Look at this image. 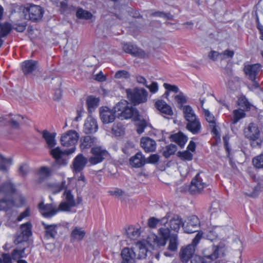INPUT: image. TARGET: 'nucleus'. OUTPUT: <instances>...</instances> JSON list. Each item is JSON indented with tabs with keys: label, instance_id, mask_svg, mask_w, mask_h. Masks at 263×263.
<instances>
[{
	"label": "nucleus",
	"instance_id": "obj_15",
	"mask_svg": "<svg viewBox=\"0 0 263 263\" xmlns=\"http://www.w3.org/2000/svg\"><path fill=\"white\" fill-rule=\"evenodd\" d=\"M21 229L22 231L21 234L15 240V243H19L23 241H27L32 234L31 224L29 222L22 224Z\"/></svg>",
	"mask_w": 263,
	"mask_h": 263
},
{
	"label": "nucleus",
	"instance_id": "obj_29",
	"mask_svg": "<svg viewBox=\"0 0 263 263\" xmlns=\"http://www.w3.org/2000/svg\"><path fill=\"white\" fill-rule=\"evenodd\" d=\"M86 235V232L82 228L74 227L70 234V238L73 241H80L83 240Z\"/></svg>",
	"mask_w": 263,
	"mask_h": 263
},
{
	"label": "nucleus",
	"instance_id": "obj_34",
	"mask_svg": "<svg viewBox=\"0 0 263 263\" xmlns=\"http://www.w3.org/2000/svg\"><path fill=\"white\" fill-rule=\"evenodd\" d=\"M168 218L167 215L161 219H157L154 217H151L148 220L147 224L151 228H155L158 224L160 225H164L167 223Z\"/></svg>",
	"mask_w": 263,
	"mask_h": 263
},
{
	"label": "nucleus",
	"instance_id": "obj_22",
	"mask_svg": "<svg viewBox=\"0 0 263 263\" xmlns=\"http://www.w3.org/2000/svg\"><path fill=\"white\" fill-rule=\"evenodd\" d=\"M186 129L193 134H198L201 132L202 126L198 118L187 121Z\"/></svg>",
	"mask_w": 263,
	"mask_h": 263
},
{
	"label": "nucleus",
	"instance_id": "obj_51",
	"mask_svg": "<svg viewBox=\"0 0 263 263\" xmlns=\"http://www.w3.org/2000/svg\"><path fill=\"white\" fill-rule=\"evenodd\" d=\"M204 115L206 121L209 123V126H213L216 123L214 116L209 110L203 108Z\"/></svg>",
	"mask_w": 263,
	"mask_h": 263
},
{
	"label": "nucleus",
	"instance_id": "obj_17",
	"mask_svg": "<svg viewBox=\"0 0 263 263\" xmlns=\"http://www.w3.org/2000/svg\"><path fill=\"white\" fill-rule=\"evenodd\" d=\"M260 68V65L258 64L248 65L245 66L244 71L250 80L254 81L256 79Z\"/></svg>",
	"mask_w": 263,
	"mask_h": 263
},
{
	"label": "nucleus",
	"instance_id": "obj_24",
	"mask_svg": "<svg viewBox=\"0 0 263 263\" xmlns=\"http://www.w3.org/2000/svg\"><path fill=\"white\" fill-rule=\"evenodd\" d=\"M12 194H4L6 197L0 199L1 210L7 211L14 206V202L11 196Z\"/></svg>",
	"mask_w": 263,
	"mask_h": 263
},
{
	"label": "nucleus",
	"instance_id": "obj_59",
	"mask_svg": "<svg viewBox=\"0 0 263 263\" xmlns=\"http://www.w3.org/2000/svg\"><path fill=\"white\" fill-rule=\"evenodd\" d=\"M145 86L148 88L151 92L155 93L158 90V84L156 82H153L149 85H145Z\"/></svg>",
	"mask_w": 263,
	"mask_h": 263
},
{
	"label": "nucleus",
	"instance_id": "obj_58",
	"mask_svg": "<svg viewBox=\"0 0 263 263\" xmlns=\"http://www.w3.org/2000/svg\"><path fill=\"white\" fill-rule=\"evenodd\" d=\"M203 232L202 231H199L197 233L195 238L193 239L191 245H194L195 248L196 246L199 242L200 239L202 238Z\"/></svg>",
	"mask_w": 263,
	"mask_h": 263
},
{
	"label": "nucleus",
	"instance_id": "obj_49",
	"mask_svg": "<svg viewBox=\"0 0 263 263\" xmlns=\"http://www.w3.org/2000/svg\"><path fill=\"white\" fill-rule=\"evenodd\" d=\"M174 99L181 108L184 106L183 104L186 102V97L184 93L181 91H179L178 95L175 96Z\"/></svg>",
	"mask_w": 263,
	"mask_h": 263
},
{
	"label": "nucleus",
	"instance_id": "obj_55",
	"mask_svg": "<svg viewBox=\"0 0 263 263\" xmlns=\"http://www.w3.org/2000/svg\"><path fill=\"white\" fill-rule=\"evenodd\" d=\"M179 157L183 160L190 161L193 158V154L189 151H184L183 152H179L178 154Z\"/></svg>",
	"mask_w": 263,
	"mask_h": 263
},
{
	"label": "nucleus",
	"instance_id": "obj_56",
	"mask_svg": "<svg viewBox=\"0 0 263 263\" xmlns=\"http://www.w3.org/2000/svg\"><path fill=\"white\" fill-rule=\"evenodd\" d=\"M124 51L128 53L135 54L136 53V49L134 47L128 43H125L123 46Z\"/></svg>",
	"mask_w": 263,
	"mask_h": 263
},
{
	"label": "nucleus",
	"instance_id": "obj_41",
	"mask_svg": "<svg viewBox=\"0 0 263 263\" xmlns=\"http://www.w3.org/2000/svg\"><path fill=\"white\" fill-rule=\"evenodd\" d=\"M11 164V158H6L0 154V171H7Z\"/></svg>",
	"mask_w": 263,
	"mask_h": 263
},
{
	"label": "nucleus",
	"instance_id": "obj_35",
	"mask_svg": "<svg viewBox=\"0 0 263 263\" xmlns=\"http://www.w3.org/2000/svg\"><path fill=\"white\" fill-rule=\"evenodd\" d=\"M182 111L185 120L188 121L198 118L193 108L189 105H185L182 107Z\"/></svg>",
	"mask_w": 263,
	"mask_h": 263
},
{
	"label": "nucleus",
	"instance_id": "obj_30",
	"mask_svg": "<svg viewBox=\"0 0 263 263\" xmlns=\"http://www.w3.org/2000/svg\"><path fill=\"white\" fill-rule=\"evenodd\" d=\"M23 117L20 115H16L13 118L8 119L7 117H0V122L5 124L6 123L9 122L12 127L14 128H17L20 124L22 123Z\"/></svg>",
	"mask_w": 263,
	"mask_h": 263
},
{
	"label": "nucleus",
	"instance_id": "obj_14",
	"mask_svg": "<svg viewBox=\"0 0 263 263\" xmlns=\"http://www.w3.org/2000/svg\"><path fill=\"white\" fill-rule=\"evenodd\" d=\"M139 116L138 111L135 108L129 106L128 105H127V107H125V109L117 113V117L121 120L127 119L131 118L138 119Z\"/></svg>",
	"mask_w": 263,
	"mask_h": 263
},
{
	"label": "nucleus",
	"instance_id": "obj_28",
	"mask_svg": "<svg viewBox=\"0 0 263 263\" xmlns=\"http://www.w3.org/2000/svg\"><path fill=\"white\" fill-rule=\"evenodd\" d=\"M80 141V147L82 149L89 148L98 142V139L96 137L90 136L83 137Z\"/></svg>",
	"mask_w": 263,
	"mask_h": 263
},
{
	"label": "nucleus",
	"instance_id": "obj_52",
	"mask_svg": "<svg viewBox=\"0 0 263 263\" xmlns=\"http://www.w3.org/2000/svg\"><path fill=\"white\" fill-rule=\"evenodd\" d=\"M210 212L211 216L215 218L218 216L221 213L219 206L217 202H214L212 203L210 209Z\"/></svg>",
	"mask_w": 263,
	"mask_h": 263
},
{
	"label": "nucleus",
	"instance_id": "obj_23",
	"mask_svg": "<svg viewBox=\"0 0 263 263\" xmlns=\"http://www.w3.org/2000/svg\"><path fill=\"white\" fill-rule=\"evenodd\" d=\"M182 223L183 222L182 220V219L178 215H175L170 220L169 222L167 223V226L164 224V227L166 226L168 228L171 230L174 231L175 232H178L180 228V226H182Z\"/></svg>",
	"mask_w": 263,
	"mask_h": 263
},
{
	"label": "nucleus",
	"instance_id": "obj_33",
	"mask_svg": "<svg viewBox=\"0 0 263 263\" xmlns=\"http://www.w3.org/2000/svg\"><path fill=\"white\" fill-rule=\"evenodd\" d=\"M126 234L129 238L132 240H136L140 235L141 231L139 227L131 226L126 230Z\"/></svg>",
	"mask_w": 263,
	"mask_h": 263
},
{
	"label": "nucleus",
	"instance_id": "obj_10",
	"mask_svg": "<svg viewBox=\"0 0 263 263\" xmlns=\"http://www.w3.org/2000/svg\"><path fill=\"white\" fill-rule=\"evenodd\" d=\"M200 221L198 218L195 215L188 217L186 220L182 223V228L186 233H192L196 232V228L199 227Z\"/></svg>",
	"mask_w": 263,
	"mask_h": 263
},
{
	"label": "nucleus",
	"instance_id": "obj_18",
	"mask_svg": "<svg viewBox=\"0 0 263 263\" xmlns=\"http://www.w3.org/2000/svg\"><path fill=\"white\" fill-rule=\"evenodd\" d=\"M195 248L194 245H189L184 248L180 249L179 255L181 260L182 262H187L195 253Z\"/></svg>",
	"mask_w": 263,
	"mask_h": 263
},
{
	"label": "nucleus",
	"instance_id": "obj_1",
	"mask_svg": "<svg viewBox=\"0 0 263 263\" xmlns=\"http://www.w3.org/2000/svg\"><path fill=\"white\" fill-rule=\"evenodd\" d=\"M79 138V134L74 130H69L63 134L60 141L65 147H71L67 150L62 151L57 147L50 151V154L55 159V163L60 165H65L67 163L66 157L73 153L76 151V144Z\"/></svg>",
	"mask_w": 263,
	"mask_h": 263
},
{
	"label": "nucleus",
	"instance_id": "obj_11",
	"mask_svg": "<svg viewBox=\"0 0 263 263\" xmlns=\"http://www.w3.org/2000/svg\"><path fill=\"white\" fill-rule=\"evenodd\" d=\"M64 195L66 201L60 204L59 210L61 211H69L76 204L73 196L69 190L65 191Z\"/></svg>",
	"mask_w": 263,
	"mask_h": 263
},
{
	"label": "nucleus",
	"instance_id": "obj_19",
	"mask_svg": "<svg viewBox=\"0 0 263 263\" xmlns=\"http://www.w3.org/2000/svg\"><path fill=\"white\" fill-rule=\"evenodd\" d=\"M98 128L96 120L92 116L88 117L84 125V132L86 134H92L96 132Z\"/></svg>",
	"mask_w": 263,
	"mask_h": 263
},
{
	"label": "nucleus",
	"instance_id": "obj_42",
	"mask_svg": "<svg viewBox=\"0 0 263 263\" xmlns=\"http://www.w3.org/2000/svg\"><path fill=\"white\" fill-rule=\"evenodd\" d=\"M99 99L98 98L93 96L88 97L86 101L88 111L90 112L94 108H96L99 105Z\"/></svg>",
	"mask_w": 263,
	"mask_h": 263
},
{
	"label": "nucleus",
	"instance_id": "obj_6",
	"mask_svg": "<svg viewBox=\"0 0 263 263\" xmlns=\"http://www.w3.org/2000/svg\"><path fill=\"white\" fill-rule=\"evenodd\" d=\"M90 153L92 156L89 157L88 162L92 165L102 162L108 155L107 151L101 146L92 147Z\"/></svg>",
	"mask_w": 263,
	"mask_h": 263
},
{
	"label": "nucleus",
	"instance_id": "obj_26",
	"mask_svg": "<svg viewBox=\"0 0 263 263\" xmlns=\"http://www.w3.org/2000/svg\"><path fill=\"white\" fill-rule=\"evenodd\" d=\"M22 70L25 75L30 74L37 68V62L34 60H27L22 64Z\"/></svg>",
	"mask_w": 263,
	"mask_h": 263
},
{
	"label": "nucleus",
	"instance_id": "obj_43",
	"mask_svg": "<svg viewBox=\"0 0 263 263\" xmlns=\"http://www.w3.org/2000/svg\"><path fill=\"white\" fill-rule=\"evenodd\" d=\"M163 86L166 89V91L164 95L166 96V98L169 96L170 93L171 92L174 93H178L179 92V89L176 85L164 83Z\"/></svg>",
	"mask_w": 263,
	"mask_h": 263
},
{
	"label": "nucleus",
	"instance_id": "obj_40",
	"mask_svg": "<svg viewBox=\"0 0 263 263\" xmlns=\"http://www.w3.org/2000/svg\"><path fill=\"white\" fill-rule=\"evenodd\" d=\"M233 115L232 123L234 124H236L240 119L245 118L246 116L245 110L241 109L234 110Z\"/></svg>",
	"mask_w": 263,
	"mask_h": 263
},
{
	"label": "nucleus",
	"instance_id": "obj_5",
	"mask_svg": "<svg viewBox=\"0 0 263 263\" xmlns=\"http://www.w3.org/2000/svg\"><path fill=\"white\" fill-rule=\"evenodd\" d=\"M212 252L210 254L204 252L205 263H225L222 258L224 256V250L222 247L213 246L212 248Z\"/></svg>",
	"mask_w": 263,
	"mask_h": 263
},
{
	"label": "nucleus",
	"instance_id": "obj_4",
	"mask_svg": "<svg viewBox=\"0 0 263 263\" xmlns=\"http://www.w3.org/2000/svg\"><path fill=\"white\" fill-rule=\"evenodd\" d=\"M128 99L134 105L144 103L147 101V91L143 88H135L126 90Z\"/></svg>",
	"mask_w": 263,
	"mask_h": 263
},
{
	"label": "nucleus",
	"instance_id": "obj_46",
	"mask_svg": "<svg viewBox=\"0 0 263 263\" xmlns=\"http://www.w3.org/2000/svg\"><path fill=\"white\" fill-rule=\"evenodd\" d=\"M127 105H128V103L126 100H122L121 101L118 102L114 107V111L116 114V117H117V113L120 112L122 110L125 109V107H127Z\"/></svg>",
	"mask_w": 263,
	"mask_h": 263
},
{
	"label": "nucleus",
	"instance_id": "obj_3",
	"mask_svg": "<svg viewBox=\"0 0 263 263\" xmlns=\"http://www.w3.org/2000/svg\"><path fill=\"white\" fill-rule=\"evenodd\" d=\"M22 14L25 20L37 21L41 20L44 14L43 9L39 6L32 5L29 7H21Z\"/></svg>",
	"mask_w": 263,
	"mask_h": 263
},
{
	"label": "nucleus",
	"instance_id": "obj_60",
	"mask_svg": "<svg viewBox=\"0 0 263 263\" xmlns=\"http://www.w3.org/2000/svg\"><path fill=\"white\" fill-rule=\"evenodd\" d=\"M234 54V52L233 51L226 50L223 52L220 53V59L223 60L226 58H232Z\"/></svg>",
	"mask_w": 263,
	"mask_h": 263
},
{
	"label": "nucleus",
	"instance_id": "obj_2",
	"mask_svg": "<svg viewBox=\"0 0 263 263\" xmlns=\"http://www.w3.org/2000/svg\"><path fill=\"white\" fill-rule=\"evenodd\" d=\"M159 234L161 237L154 234L149 235L147 238V243L154 247H163L169 238L167 249L172 252L177 250L179 242L177 234L171 235L170 230L166 226L159 229Z\"/></svg>",
	"mask_w": 263,
	"mask_h": 263
},
{
	"label": "nucleus",
	"instance_id": "obj_16",
	"mask_svg": "<svg viewBox=\"0 0 263 263\" xmlns=\"http://www.w3.org/2000/svg\"><path fill=\"white\" fill-rule=\"evenodd\" d=\"M121 256L124 263H135L137 259V253L133 248H124L121 252Z\"/></svg>",
	"mask_w": 263,
	"mask_h": 263
},
{
	"label": "nucleus",
	"instance_id": "obj_54",
	"mask_svg": "<svg viewBox=\"0 0 263 263\" xmlns=\"http://www.w3.org/2000/svg\"><path fill=\"white\" fill-rule=\"evenodd\" d=\"M112 133L117 136H119L124 133L123 127L121 124H114L112 127Z\"/></svg>",
	"mask_w": 263,
	"mask_h": 263
},
{
	"label": "nucleus",
	"instance_id": "obj_50",
	"mask_svg": "<svg viewBox=\"0 0 263 263\" xmlns=\"http://www.w3.org/2000/svg\"><path fill=\"white\" fill-rule=\"evenodd\" d=\"M216 232H219V235L222 238H227L229 236L230 232L232 231V229L229 227H218L215 229Z\"/></svg>",
	"mask_w": 263,
	"mask_h": 263
},
{
	"label": "nucleus",
	"instance_id": "obj_25",
	"mask_svg": "<svg viewBox=\"0 0 263 263\" xmlns=\"http://www.w3.org/2000/svg\"><path fill=\"white\" fill-rule=\"evenodd\" d=\"M155 107L163 114L172 116L173 114L171 107L164 100H159L156 102Z\"/></svg>",
	"mask_w": 263,
	"mask_h": 263
},
{
	"label": "nucleus",
	"instance_id": "obj_57",
	"mask_svg": "<svg viewBox=\"0 0 263 263\" xmlns=\"http://www.w3.org/2000/svg\"><path fill=\"white\" fill-rule=\"evenodd\" d=\"M129 77L128 72L124 70L118 71L115 75V77L117 79L128 78Z\"/></svg>",
	"mask_w": 263,
	"mask_h": 263
},
{
	"label": "nucleus",
	"instance_id": "obj_39",
	"mask_svg": "<svg viewBox=\"0 0 263 263\" xmlns=\"http://www.w3.org/2000/svg\"><path fill=\"white\" fill-rule=\"evenodd\" d=\"M12 28V25L9 23H0V37L7 36L10 32Z\"/></svg>",
	"mask_w": 263,
	"mask_h": 263
},
{
	"label": "nucleus",
	"instance_id": "obj_36",
	"mask_svg": "<svg viewBox=\"0 0 263 263\" xmlns=\"http://www.w3.org/2000/svg\"><path fill=\"white\" fill-rule=\"evenodd\" d=\"M25 249L26 247H25L16 248L14 249L11 253L12 259L18 261L22 258L26 257L27 254L25 252Z\"/></svg>",
	"mask_w": 263,
	"mask_h": 263
},
{
	"label": "nucleus",
	"instance_id": "obj_62",
	"mask_svg": "<svg viewBox=\"0 0 263 263\" xmlns=\"http://www.w3.org/2000/svg\"><path fill=\"white\" fill-rule=\"evenodd\" d=\"M146 126V123L144 121H141L137 125V132L138 134H142Z\"/></svg>",
	"mask_w": 263,
	"mask_h": 263
},
{
	"label": "nucleus",
	"instance_id": "obj_8",
	"mask_svg": "<svg viewBox=\"0 0 263 263\" xmlns=\"http://www.w3.org/2000/svg\"><path fill=\"white\" fill-rule=\"evenodd\" d=\"M245 137L250 140L255 141L258 140L260 135V132L257 125L254 123H250L244 129Z\"/></svg>",
	"mask_w": 263,
	"mask_h": 263
},
{
	"label": "nucleus",
	"instance_id": "obj_9",
	"mask_svg": "<svg viewBox=\"0 0 263 263\" xmlns=\"http://www.w3.org/2000/svg\"><path fill=\"white\" fill-rule=\"evenodd\" d=\"M38 208L42 215L47 218L53 217L60 211L59 208L57 209L51 204H44L43 202L39 203Z\"/></svg>",
	"mask_w": 263,
	"mask_h": 263
},
{
	"label": "nucleus",
	"instance_id": "obj_31",
	"mask_svg": "<svg viewBox=\"0 0 263 263\" xmlns=\"http://www.w3.org/2000/svg\"><path fill=\"white\" fill-rule=\"evenodd\" d=\"M42 135L43 138L45 140L48 147H53L56 145V133H51L47 130H44L42 132Z\"/></svg>",
	"mask_w": 263,
	"mask_h": 263
},
{
	"label": "nucleus",
	"instance_id": "obj_45",
	"mask_svg": "<svg viewBox=\"0 0 263 263\" xmlns=\"http://www.w3.org/2000/svg\"><path fill=\"white\" fill-rule=\"evenodd\" d=\"M177 151L176 145L171 144L166 146L163 152V155L165 158H168L171 155H173Z\"/></svg>",
	"mask_w": 263,
	"mask_h": 263
},
{
	"label": "nucleus",
	"instance_id": "obj_44",
	"mask_svg": "<svg viewBox=\"0 0 263 263\" xmlns=\"http://www.w3.org/2000/svg\"><path fill=\"white\" fill-rule=\"evenodd\" d=\"M237 103L238 105L243 108L242 110H248L250 109L251 104L245 96H243L239 97Z\"/></svg>",
	"mask_w": 263,
	"mask_h": 263
},
{
	"label": "nucleus",
	"instance_id": "obj_63",
	"mask_svg": "<svg viewBox=\"0 0 263 263\" xmlns=\"http://www.w3.org/2000/svg\"><path fill=\"white\" fill-rule=\"evenodd\" d=\"M159 160V157L157 154L151 155L147 159L146 163H156Z\"/></svg>",
	"mask_w": 263,
	"mask_h": 263
},
{
	"label": "nucleus",
	"instance_id": "obj_61",
	"mask_svg": "<svg viewBox=\"0 0 263 263\" xmlns=\"http://www.w3.org/2000/svg\"><path fill=\"white\" fill-rule=\"evenodd\" d=\"M108 192L111 195L115 196L117 197L123 196L124 193L123 190L118 188H116L113 190L109 191Z\"/></svg>",
	"mask_w": 263,
	"mask_h": 263
},
{
	"label": "nucleus",
	"instance_id": "obj_48",
	"mask_svg": "<svg viewBox=\"0 0 263 263\" xmlns=\"http://www.w3.org/2000/svg\"><path fill=\"white\" fill-rule=\"evenodd\" d=\"M77 16L79 18L88 20L91 18L92 14L88 11L80 8L77 11Z\"/></svg>",
	"mask_w": 263,
	"mask_h": 263
},
{
	"label": "nucleus",
	"instance_id": "obj_32",
	"mask_svg": "<svg viewBox=\"0 0 263 263\" xmlns=\"http://www.w3.org/2000/svg\"><path fill=\"white\" fill-rule=\"evenodd\" d=\"M45 230V236L47 239L53 238L57 234V224H47L44 222H42Z\"/></svg>",
	"mask_w": 263,
	"mask_h": 263
},
{
	"label": "nucleus",
	"instance_id": "obj_64",
	"mask_svg": "<svg viewBox=\"0 0 263 263\" xmlns=\"http://www.w3.org/2000/svg\"><path fill=\"white\" fill-rule=\"evenodd\" d=\"M2 262L3 263H12V255L11 256L9 253H3L2 254Z\"/></svg>",
	"mask_w": 263,
	"mask_h": 263
},
{
	"label": "nucleus",
	"instance_id": "obj_13",
	"mask_svg": "<svg viewBox=\"0 0 263 263\" xmlns=\"http://www.w3.org/2000/svg\"><path fill=\"white\" fill-rule=\"evenodd\" d=\"M88 160L83 154H79L72 162L73 171L75 173L81 172L85 167Z\"/></svg>",
	"mask_w": 263,
	"mask_h": 263
},
{
	"label": "nucleus",
	"instance_id": "obj_12",
	"mask_svg": "<svg viewBox=\"0 0 263 263\" xmlns=\"http://www.w3.org/2000/svg\"><path fill=\"white\" fill-rule=\"evenodd\" d=\"M100 116L103 123L108 124L113 122L116 116L113 110L107 107H103L100 109Z\"/></svg>",
	"mask_w": 263,
	"mask_h": 263
},
{
	"label": "nucleus",
	"instance_id": "obj_20",
	"mask_svg": "<svg viewBox=\"0 0 263 263\" xmlns=\"http://www.w3.org/2000/svg\"><path fill=\"white\" fill-rule=\"evenodd\" d=\"M140 144L146 153L153 152L156 149V141L149 137H142L141 139Z\"/></svg>",
	"mask_w": 263,
	"mask_h": 263
},
{
	"label": "nucleus",
	"instance_id": "obj_21",
	"mask_svg": "<svg viewBox=\"0 0 263 263\" xmlns=\"http://www.w3.org/2000/svg\"><path fill=\"white\" fill-rule=\"evenodd\" d=\"M129 163L133 167L139 168L146 163V159L141 152H138L130 158Z\"/></svg>",
	"mask_w": 263,
	"mask_h": 263
},
{
	"label": "nucleus",
	"instance_id": "obj_38",
	"mask_svg": "<svg viewBox=\"0 0 263 263\" xmlns=\"http://www.w3.org/2000/svg\"><path fill=\"white\" fill-rule=\"evenodd\" d=\"M15 191V186L10 181H8L0 186V193L10 194L14 193Z\"/></svg>",
	"mask_w": 263,
	"mask_h": 263
},
{
	"label": "nucleus",
	"instance_id": "obj_53",
	"mask_svg": "<svg viewBox=\"0 0 263 263\" xmlns=\"http://www.w3.org/2000/svg\"><path fill=\"white\" fill-rule=\"evenodd\" d=\"M252 162L256 168H263V153L254 158Z\"/></svg>",
	"mask_w": 263,
	"mask_h": 263
},
{
	"label": "nucleus",
	"instance_id": "obj_7",
	"mask_svg": "<svg viewBox=\"0 0 263 263\" xmlns=\"http://www.w3.org/2000/svg\"><path fill=\"white\" fill-rule=\"evenodd\" d=\"M204 176L203 173H199L192 179L190 187V191L192 194L200 193L207 186V184L203 181Z\"/></svg>",
	"mask_w": 263,
	"mask_h": 263
},
{
	"label": "nucleus",
	"instance_id": "obj_27",
	"mask_svg": "<svg viewBox=\"0 0 263 263\" xmlns=\"http://www.w3.org/2000/svg\"><path fill=\"white\" fill-rule=\"evenodd\" d=\"M133 249L137 253V259L144 258L146 256L147 249L145 242H138Z\"/></svg>",
	"mask_w": 263,
	"mask_h": 263
},
{
	"label": "nucleus",
	"instance_id": "obj_47",
	"mask_svg": "<svg viewBox=\"0 0 263 263\" xmlns=\"http://www.w3.org/2000/svg\"><path fill=\"white\" fill-rule=\"evenodd\" d=\"M51 174V170L46 166L42 167L39 171V175L42 179H45L49 177Z\"/></svg>",
	"mask_w": 263,
	"mask_h": 263
},
{
	"label": "nucleus",
	"instance_id": "obj_37",
	"mask_svg": "<svg viewBox=\"0 0 263 263\" xmlns=\"http://www.w3.org/2000/svg\"><path fill=\"white\" fill-rule=\"evenodd\" d=\"M171 139L172 141L175 142L181 148L184 146L187 140V137L180 133L171 135Z\"/></svg>",
	"mask_w": 263,
	"mask_h": 263
}]
</instances>
